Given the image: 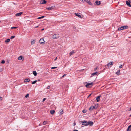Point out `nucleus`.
<instances>
[{
    "label": "nucleus",
    "mask_w": 131,
    "mask_h": 131,
    "mask_svg": "<svg viewBox=\"0 0 131 131\" xmlns=\"http://www.w3.org/2000/svg\"><path fill=\"white\" fill-rule=\"evenodd\" d=\"M85 83L87 84L85 85V86L87 88H89L91 87L92 85H93V82H92L90 83L86 82Z\"/></svg>",
    "instance_id": "obj_1"
},
{
    "label": "nucleus",
    "mask_w": 131,
    "mask_h": 131,
    "mask_svg": "<svg viewBox=\"0 0 131 131\" xmlns=\"http://www.w3.org/2000/svg\"><path fill=\"white\" fill-rule=\"evenodd\" d=\"M81 122L82 123V125H84V126H88V122L84 120L82 121Z\"/></svg>",
    "instance_id": "obj_2"
},
{
    "label": "nucleus",
    "mask_w": 131,
    "mask_h": 131,
    "mask_svg": "<svg viewBox=\"0 0 131 131\" xmlns=\"http://www.w3.org/2000/svg\"><path fill=\"white\" fill-rule=\"evenodd\" d=\"M59 35L58 34H56L52 36V38L54 39H56L58 38L59 37Z\"/></svg>",
    "instance_id": "obj_3"
},
{
    "label": "nucleus",
    "mask_w": 131,
    "mask_h": 131,
    "mask_svg": "<svg viewBox=\"0 0 131 131\" xmlns=\"http://www.w3.org/2000/svg\"><path fill=\"white\" fill-rule=\"evenodd\" d=\"M40 43L41 44H44L45 43V41L43 39H41L39 40Z\"/></svg>",
    "instance_id": "obj_4"
},
{
    "label": "nucleus",
    "mask_w": 131,
    "mask_h": 131,
    "mask_svg": "<svg viewBox=\"0 0 131 131\" xmlns=\"http://www.w3.org/2000/svg\"><path fill=\"white\" fill-rule=\"evenodd\" d=\"M93 122L91 121H89L88 122V125H89L90 126H92L93 124Z\"/></svg>",
    "instance_id": "obj_5"
},
{
    "label": "nucleus",
    "mask_w": 131,
    "mask_h": 131,
    "mask_svg": "<svg viewBox=\"0 0 131 131\" xmlns=\"http://www.w3.org/2000/svg\"><path fill=\"white\" fill-rule=\"evenodd\" d=\"M97 108L95 107V106H91L89 108V110L92 111L94 108L96 109Z\"/></svg>",
    "instance_id": "obj_6"
},
{
    "label": "nucleus",
    "mask_w": 131,
    "mask_h": 131,
    "mask_svg": "<svg viewBox=\"0 0 131 131\" xmlns=\"http://www.w3.org/2000/svg\"><path fill=\"white\" fill-rule=\"evenodd\" d=\"M54 6H51L50 7H48L46 9L49 10H51V9H53L54 8Z\"/></svg>",
    "instance_id": "obj_7"
},
{
    "label": "nucleus",
    "mask_w": 131,
    "mask_h": 131,
    "mask_svg": "<svg viewBox=\"0 0 131 131\" xmlns=\"http://www.w3.org/2000/svg\"><path fill=\"white\" fill-rule=\"evenodd\" d=\"M126 3L127 6L129 7H131V4H130V3L128 1H126Z\"/></svg>",
    "instance_id": "obj_8"
},
{
    "label": "nucleus",
    "mask_w": 131,
    "mask_h": 131,
    "mask_svg": "<svg viewBox=\"0 0 131 131\" xmlns=\"http://www.w3.org/2000/svg\"><path fill=\"white\" fill-rule=\"evenodd\" d=\"M101 95H99L98 96L96 99L97 102H98L100 100V98L101 97Z\"/></svg>",
    "instance_id": "obj_9"
},
{
    "label": "nucleus",
    "mask_w": 131,
    "mask_h": 131,
    "mask_svg": "<svg viewBox=\"0 0 131 131\" xmlns=\"http://www.w3.org/2000/svg\"><path fill=\"white\" fill-rule=\"evenodd\" d=\"M101 3L99 1H97L95 2V5H99Z\"/></svg>",
    "instance_id": "obj_10"
},
{
    "label": "nucleus",
    "mask_w": 131,
    "mask_h": 131,
    "mask_svg": "<svg viewBox=\"0 0 131 131\" xmlns=\"http://www.w3.org/2000/svg\"><path fill=\"white\" fill-rule=\"evenodd\" d=\"M75 14L76 16H77L78 17H79L80 18H82V17H81V16L78 13H75Z\"/></svg>",
    "instance_id": "obj_11"
},
{
    "label": "nucleus",
    "mask_w": 131,
    "mask_h": 131,
    "mask_svg": "<svg viewBox=\"0 0 131 131\" xmlns=\"http://www.w3.org/2000/svg\"><path fill=\"white\" fill-rule=\"evenodd\" d=\"M131 130V125L129 126L127 129V131H130Z\"/></svg>",
    "instance_id": "obj_12"
},
{
    "label": "nucleus",
    "mask_w": 131,
    "mask_h": 131,
    "mask_svg": "<svg viewBox=\"0 0 131 131\" xmlns=\"http://www.w3.org/2000/svg\"><path fill=\"white\" fill-rule=\"evenodd\" d=\"M23 13V12H20L16 14V16H20Z\"/></svg>",
    "instance_id": "obj_13"
},
{
    "label": "nucleus",
    "mask_w": 131,
    "mask_h": 131,
    "mask_svg": "<svg viewBox=\"0 0 131 131\" xmlns=\"http://www.w3.org/2000/svg\"><path fill=\"white\" fill-rule=\"evenodd\" d=\"M86 2L88 4L90 5H92V3H91L89 0H86Z\"/></svg>",
    "instance_id": "obj_14"
},
{
    "label": "nucleus",
    "mask_w": 131,
    "mask_h": 131,
    "mask_svg": "<svg viewBox=\"0 0 131 131\" xmlns=\"http://www.w3.org/2000/svg\"><path fill=\"white\" fill-rule=\"evenodd\" d=\"M75 53L74 51L73 50H72L71 52L69 53L70 56H71L74 53Z\"/></svg>",
    "instance_id": "obj_15"
},
{
    "label": "nucleus",
    "mask_w": 131,
    "mask_h": 131,
    "mask_svg": "<svg viewBox=\"0 0 131 131\" xmlns=\"http://www.w3.org/2000/svg\"><path fill=\"white\" fill-rule=\"evenodd\" d=\"M30 81V79L28 78L24 80V82H28Z\"/></svg>",
    "instance_id": "obj_16"
},
{
    "label": "nucleus",
    "mask_w": 131,
    "mask_h": 131,
    "mask_svg": "<svg viewBox=\"0 0 131 131\" xmlns=\"http://www.w3.org/2000/svg\"><path fill=\"white\" fill-rule=\"evenodd\" d=\"M116 74L118 75H119L121 74L120 70H118L116 72Z\"/></svg>",
    "instance_id": "obj_17"
},
{
    "label": "nucleus",
    "mask_w": 131,
    "mask_h": 131,
    "mask_svg": "<svg viewBox=\"0 0 131 131\" xmlns=\"http://www.w3.org/2000/svg\"><path fill=\"white\" fill-rule=\"evenodd\" d=\"M123 29V26H122L120 27H119L118 28V30L119 31Z\"/></svg>",
    "instance_id": "obj_18"
},
{
    "label": "nucleus",
    "mask_w": 131,
    "mask_h": 131,
    "mask_svg": "<svg viewBox=\"0 0 131 131\" xmlns=\"http://www.w3.org/2000/svg\"><path fill=\"white\" fill-rule=\"evenodd\" d=\"M50 112L51 114H53L54 113L55 111L54 110H51L50 111Z\"/></svg>",
    "instance_id": "obj_19"
},
{
    "label": "nucleus",
    "mask_w": 131,
    "mask_h": 131,
    "mask_svg": "<svg viewBox=\"0 0 131 131\" xmlns=\"http://www.w3.org/2000/svg\"><path fill=\"white\" fill-rule=\"evenodd\" d=\"M22 58L23 56H20L18 58V60H21L22 59Z\"/></svg>",
    "instance_id": "obj_20"
},
{
    "label": "nucleus",
    "mask_w": 131,
    "mask_h": 131,
    "mask_svg": "<svg viewBox=\"0 0 131 131\" xmlns=\"http://www.w3.org/2000/svg\"><path fill=\"white\" fill-rule=\"evenodd\" d=\"M123 27V29H125L127 28H128V26H122Z\"/></svg>",
    "instance_id": "obj_21"
},
{
    "label": "nucleus",
    "mask_w": 131,
    "mask_h": 131,
    "mask_svg": "<svg viewBox=\"0 0 131 131\" xmlns=\"http://www.w3.org/2000/svg\"><path fill=\"white\" fill-rule=\"evenodd\" d=\"M41 1L42 2V3H41L43 4H45L47 2L45 0H43V1Z\"/></svg>",
    "instance_id": "obj_22"
},
{
    "label": "nucleus",
    "mask_w": 131,
    "mask_h": 131,
    "mask_svg": "<svg viewBox=\"0 0 131 131\" xmlns=\"http://www.w3.org/2000/svg\"><path fill=\"white\" fill-rule=\"evenodd\" d=\"M33 74L35 76H36L37 75V73L36 71H34L33 72Z\"/></svg>",
    "instance_id": "obj_23"
},
{
    "label": "nucleus",
    "mask_w": 131,
    "mask_h": 131,
    "mask_svg": "<svg viewBox=\"0 0 131 131\" xmlns=\"http://www.w3.org/2000/svg\"><path fill=\"white\" fill-rule=\"evenodd\" d=\"M97 72L92 73L91 74V75L92 76H93L94 75H97Z\"/></svg>",
    "instance_id": "obj_24"
},
{
    "label": "nucleus",
    "mask_w": 131,
    "mask_h": 131,
    "mask_svg": "<svg viewBox=\"0 0 131 131\" xmlns=\"http://www.w3.org/2000/svg\"><path fill=\"white\" fill-rule=\"evenodd\" d=\"M63 113V112L62 110H60V113L59 114H62Z\"/></svg>",
    "instance_id": "obj_25"
},
{
    "label": "nucleus",
    "mask_w": 131,
    "mask_h": 131,
    "mask_svg": "<svg viewBox=\"0 0 131 131\" xmlns=\"http://www.w3.org/2000/svg\"><path fill=\"white\" fill-rule=\"evenodd\" d=\"M35 40H33V41H31V44L32 45L34 44L35 43Z\"/></svg>",
    "instance_id": "obj_26"
},
{
    "label": "nucleus",
    "mask_w": 131,
    "mask_h": 131,
    "mask_svg": "<svg viewBox=\"0 0 131 131\" xmlns=\"http://www.w3.org/2000/svg\"><path fill=\"white\" fill-rule=\"evenodd\" d=\"M10 41V39H7L5 41L6 42H9Z\"/></svg>",
    "instance_id": "obj_27"
},
{
    "label": "nucleus",
    "mask_w": 131,
    "mask_h": 131,
    "mask_svg": "<svg viewBox=\"0 0 131 131\" xmlns=\"http://www.w3.org/2000/svg\"><path fill=\"white\" fill-rule=\"evenodd\" d=\"M45 17V16H42L41 17H38L37 19H41L42 18H43L44 17Z\"/></svg>",
    "instance_id": "obj_28"
},
{
    "label": "nucleus",
    "mask_w": 131,
    "mask_h": 131,
    "mask_svg": "<svg viewBox=\"0 0 131 131\" xmlns=\"http://www.w3.org/2000/svg\"><path fill=\"white\" fill-rule=\"evenodd\" d=\"M37 82V80H35L32 83H31V84H34L35 83Z\"/></svg>",
    "instance_id": "obj_29"
},
{
    "label": "nucleus",
    "mask_w": 131,
    "mask_h": 131,
    "mask_svg": "<svg viewBox=\"0 0 131 131\" xmlns=\"http://www.w3.org/2000/svg\"><path fill=\"white\" fill-rule=\"evenodd\" d=\"M113 62H111L108 64H110V65H112L113 64Z\"/></svg>",
    "instance_id": "obj_30"
},
{
    "label": "nucleus",
    "mask_w": 131,
    "mask_h": 131,
    "mask_svg": "<svg viewBox=\"0 0 131 131\" xmlns=\"http://www.w3.org/2000/svg\"><path fill=\"white\" fill-rule=\"evenodd\" d=\"M15 36H11L10 38L11 39H13V38H15Z\"/></svg>",
    "instance_id": "obj_31"
},
{
    "label": "nucleus",
    "mask_w": 131,
    "mask_h": 131,
    "mask_svg": "<svg viewBox=\"0 0 131 131\" xmlns=\"http://www.w3.org/2000/svg\"><path fill=\"white\" fill-rule=\"evenodd\" d=\"M47 121H45L43 122V124L44 125H46V124L47 123Z\"/></svg>",
    "instance_id": "obj_32"
},
{
    "label": "nucleus",
    "mask_w": 131,
    "mask_h": 131,
    "mask_svg": "<svg viewBox=\"0 0 131 131\" xmlns=\"http://www.w3.org/2000/svg\"><path fill=\"white\" fill-rule=\"evenodd\" d=\"M5 62L4 60H2V61L1 63H2L4 64L5 63Z\"/></svg>",
    "instance_id": "obj_33"
},
{
    "label": "nucleus",
    "mask_w": 131,
    "mask_h": 131,
    "mask_svg": "<svg viewBox=\"0 0 131 131\" xmlns=\"http://www.w3.org/2000/svg\"><path fill=\"white\" fill-rule=\"evenodd\" d=\"M82 112L84 113H85L86 112V110H83L82 111Z\"/></svg>",
    "instance_id": "obj_34"
},
{
    "label": "nucleus",
    "mask_w": 131,
    "mask_h": 131,
    "mask_svg": "<svg viewBox=\"0 0 131 131\" xmlns=\"http://www.w3.org/2000/svg\"><path fill=\"white\" fill-rule=\"evenodd\" d=\"M57 68V67H53L51 68L52 69H54Z\"/></svg>",
    "instance_id": "obj_35"
},
{
    "label": "nucleus",
    "mask_w": 131,
    "mask_h": 131,
    "mask_svg": "<svg viewBox=\"0 0 131 131\" xmlns=\"http://www.w3.org/2000/svg\"><path fill=\"white\" fill-rule=\"evenodd\" d=\"M98 68V67L97 66L94 69V71H95Z\"/></svg>",
    "instance_id": "obj_36"
},
{
    "label": "nucleus",
    "mask_w": 131,
    "mask_h": 131,
    "mask_svg": "<svg viewBox=\"0 0 131 131\" xmlns=\"http://www.w3.org/2000/svg\"><path fill=\"white\" fill-rule=\"evenodd\" d=\"M29 96V94H27L25 96V97L26 98H27V97H28Z\"/></svg>",
    "instance_id": "obj_37"
},
{
    "label": "nucleus",
    "mask_w": 131,
    "mask_h": 131,
    "mask_svg": "<svg viewBox=\"0 0 131 131\" xmlns=\"http://www.w3.org/2000/svg\"><path fill=\"white\" fill-rule=\"evenodd\" d=\"M17 28V27H12L11 28V29H13V28L16 29V28Z\"/></svg>",
    "instance_id": "obj_38"
},
{
    "label": "nucleus",
    "mask_w": 131,
    "mask_h": 131,
    "mask_svg": "<svg viewBox=\"0 0 131 131\" xmlns=\"http://www.w3.org/2000/svg\"><path fill=\"white\" fill-rule=\"evenodd\" d=\"M110 65V64L108 63L107 64V65L106 66L108 68L109 67Z\"/></svg>",
    "instance_id": "obj_39"
},
{
    "label": "nucleus",
    "mask_w": 131,
    "mask_h": 131,
    "mask_svg": "<svg viewBox=\"0 0 131 131\" xmlns=\"http://www.w3.org/2000/svg\"><path fill=\"white\" fill-rule=\"evenodd\" d=\"M122 64H121L120 66H119V68H122Z\"/></svg>",
    "instance_id": "obj_40"
},
{
    "label": "nucleus",
    "mask_w": 131,
    "mask_h": 131,
    "mask_svg": "<svg viewBox=\"0 0 131 131\" xmlns=\"http://www.w3.org/2000/svg\"><path fill=\"white\" fill-rule=\"evenodd\" d=\"M50 86H47V89H50Z\"/></svg>",
    "instance_id": "obj_41"
},
{
    "label": "nucleus",
    "mask_w": 131,
    "mask_h": 131,
    "mask_svg": "<svg viewBox=\"0 0 131 131\" xmlns=\"http://www.w3.org/2000/svg\"><path fill=\"white\" fill-rule=\"evenodd\" d=\"M46 98L43 99V100L42 102H44L46 100Z\"/></svg>",
    "instance_id": "obj_42"
},
{
    "label": "nucleus",
    "mask_w": 131,
    "mask_h": 131,
    "mask_svg": "<svg viewBox=\"0 0 131 131\" xmlns=\"http://www.w3.org/2000/svg\"><path fill=\"white\" fill-rule=\"evenodd\" d=\"M128 1L130 3H131V0H128Z\"/></svg>",
    "instance_id": "obj_43"
},
{
    "label": "nucleus",
    "mask_w": 131,
    "mask_h": 131,
    "mask_svg": "<svg viewBox=\"0 0 131 131\" xmlns=\"http://www.w3.org/2000/svg\"><path fill=\"white\" fill-rule=\"evenodd\" d=\"M131 111V107H130L129 109L128 110L129 111Z\"/></svg>",
    "instance_id": "obj_44"
},
{
    "label": "nucleus",
    "mask_w": 131,
    "mask_h": 131,
    "mask_svg": "<svg viewBox=\"0 0 131 131\" xmlns=\"http://www.w3.org/2000/svg\"><path fill=\"white\" fill-rule=\"evenodd\" d=\"M66 74H64L62 76V77H64L66 75Z\"/></svg>",
    "instance_id": "obj_45"
},
{
    "label": "nucleus",
    "mask_w": 131,
    "mask_h": 131,
    "mask_svg": "<svg viewBox=\"0 0 131 131\" xmlns=\"http://www.w3.org/2000/svg\"><path fill=\"white\" fill-rule=\"evenodd\" d=\"M2 71V69L1 68H0V71Z\"/></svg>",
    "instance_id": "obj_46"
},
{
    "label": "nucleus",
    "mask_w": 131,
    "mask_h": 131,
    "mask_svg": "<svg viewBox=\"0 0 131 131\" xmlns=\"http://www.w3.org/2000/svg\"><path fill=\"white\" fill-rule=\"evenodd\" d=\"M57 57H56V58H55V59H54V61H55L56 60H57Z\"/></svg>",
    "instance_id": "obj_47"
},
{
    "label": "nucleus",
    "mask_w": 131,
    "mask_h": 131,
    "mask_svg": "<svg viewBox=\"0 0 131 131\" xmlns=\"http://www.w3.org/2000/svg\"><path fill=\"white\" fill-rule=\"evenodd\" d=\"M74 125L75 126L76 125V123L75 122H74L73 123Z\"/></svg>",
    "instance_id": "obj_48"
},
{
    "label": "nucleus",
    "mask_w": 131,
    "mask_h": 131,
    "mask_svg": "<svg viewBox=\"0 0 131 131\" xmlns=\"http://www.w3.org/2000/svg\"><path fill=\"white\" fill-rule=\"evenodd\" d=\"M91 94H90L88 96V97H90V96H91Z\"/></svg>",
    "instance_id": "obj_49"
},
{
    "label": "nucleus",
    "mask_w": 131,
    "mask_h": 131,
    "mask_svg": "<svg viewBox=\"0 0 131 131\" xmlns=\"http://www.w3.org/2000/svg\"><path fill=\"white\" fill-rule=\"evenodd\" d=\"M2 97H0V100H2Z\"/></svg>",
    "instance_id": "obj_50"
},
{
    "label": "nucleus",
    "mask_w": 131,
    "mask_h": 131,
    "mask_svg": "<svg viewBox=\"0 0 131 131\" xmlns=\"http://www.w3.org/2000/svg\"><path fill=\"white\" fill-rule=\"evenodd\" d=\"M73 131H78L77 129H74L73 130Z\"/></svg>",
    "instance_id": "obj_51"
},
{
    "label": "nucleus",
    "mask_w": 131,
    "mask_h": 131,
    "mask_svg": "<svg viewBox=\"0 0 131 131\" xmlns=\"http://www.w3.org/2000/svg\"><path fill=\"white\" fill-rule=\"evenodd\" d=\"M73 29H76V27H73Z\"/></svg>",
    "instance_id": "obj_52"
},
{
    "label": "nucleus",
    "mask_w": 131,
    "mask_h": 131,
    "mask_svg": "<svg viewBox=\"0 0 131 131\" xmlns=\"http://www.w3.org/2000/svg\"><path fill=\"white\" fill-rule=\"evenodd\" d=\"M40 81V79H38V81Z\"/></svg>",
    "instance_id": "obj_53"
},
{
    "label": "nucleus",
    "mask_w": 131,
    "mask_h": 131,
    "mask_svg": "<svg viewBox=\"0 0 131 131\" xmlns=\"http://www.w3.org/2000/svg\"><path fill=\"white\" fill-rule=\"evenodd\" d=\"M129 43H130L131 44V41H129Z\"/></svg>",
    "instance_id": "obj_54"
},
{
    "label": "nucleus",
    "mask_w": 131,
    "mask_h": 131,
    "mask_svg": "<svg viewBox=\"0 0 131 131\" xmlns=\"http://www.w3.org/2000/svg\"><path fill=\"white\" fill-rule=\"evenodd\" d=\"M129 117H131V114L130 115Z\"/></svg>",
    "instance_id": "obj_55"
},
{
    "label": "nucleus",
    "mask_w": 131,
    "mask_h": 131,
    "mask_svg": "<svg viewBox=\"0 0 131 131\" xmlns=\"http://www.w3.org/2000/svg\"><path fill=\"white\" fill-rule=\"evenodd\" d=\"M38 27V26H36V27H35L36 28H37V27Z\"/></svg>",
    "instance_id": "obj_56"
},
{
    "label": "nucleus",
    "mask_w": 131,
    "mask_h": 131,
    "mask_svg": "<svg viewBox=\"0 0 131 131\" xmlns=\"http://www.w3.org/2000/svg\"><path fill=\"white\" fill-rule=\"evenodd\" d=\"M44 30V29H42V30Z\"/></svg>",
    "instance_id": "obj_57"
}]
</instances>
